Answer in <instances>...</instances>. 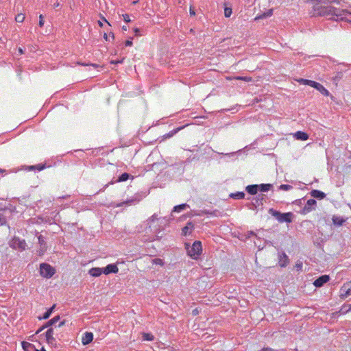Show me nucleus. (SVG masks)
<instances>
[{
	"instance_id": "18",
	"label": "nucleus",
	"mask_w": 351,
	"mask_h": 351,
	"mask_svg": "<svg viewBox=\"0 0 351 351\" xmlns=\"http://www.w3.org/2000/svg\"><path fill=\"white\" fill-rule=\"evenodd\" d=\"M293 136L297 140L300 141H306L308 138V134L302 131L296 132Z\"/></svg>"
},
{
	"instance_id": "23",
	"label": "nucleus",
	"mask_w": 351,
	"mask_h": 351,
	"mask_svg": "<svg viewBox=\"0 0 351 351\" xmlns=\"http://www.w3.org/2000/svg\"><path fill=\"white\" fill-rule=\"evenodd\" d=\"M158 219V216L156 214H154L151 217H149L148 219H147V226L146 227V231L147 232H148V230H150L149 232H152V229H151V223L152 222H154L156 220Z\"/></svg>"
},
{
	"instance_id": "49",
	"label": "nucleus",
	"mask_w": 351,
	"mask_h": 351,
	"mask_svg": "<svg viewBox=\"0 0 351 351\" xmlns=\"http://www.w3.org/2000/svg\"><path fill=\"white\" fill-rule=\"evenodd\" d=\"M219 215V211L218 210H215L213 211H210V215L217 217Z\"/></svg>"
},
{
	"instance_id": "47",
	"label": "nucleus",
	"mask_w": 351,
	"mask_h": 351,
	"mask_svg": "<svg viewBox=\"0 0 351 351\" xmlns=\"http://www.w3.org/2000/svg\"><path fill=\"white\" fill-rule=\"evenodd\" d=\"M123 20L125 23L130 22V16L128 14H123Z\"/></svg>"
},
{
	"instance_id": "54",
	"label": "nucleus",
	"mask_w": 351,
	"mask_h": 351,
	"mask_svg": "<svg viewBox=\"0 0 351 351\" xmlns=\"http://www.w3.org/2000/svg\"><path fill=\"white\" fill-rule=\"evenodd\" d=\"M134 32L135 33V36H139L140 35V34H139L140 29L138 28H135L134 29Z\"/></svg>"
},
{
	"instance_id": "62",
	"label": "nucleus",
	"mask_w": 351,
	"mask_h": 351,
	"mask_svg": "<svg viewBox=\"0 0 351 351\" xmlns=\"http://www.w3.org/2000/svg\"><path fill=\"white\" fill-rule=\"evenodd\" d=\"M122 29H123V31H127V30H128V27H127V26L123 25V26L122 27Z\"/></svg>"
},
{
	"instance_id": "15",
	"label": "nucleus",
	"mask_w": 351,
	"mask_h": 351,
	"mask_svg": "<svg viewBox=\"0 0 351 351\" xmlns=\"http://www.w3.org/2000/svg\"><path fill=\"white\" fill-rule=\"evenodd\" d=\"M194 229V224L191 221H189L186 223V226H184L182 230V234L184 236H186L188 234H190L191 231Z\"/></svg>"
},
{
	"instance_id": "8",
	"label": "nucleus",
	"mask_w": 351,
	"mask_h": 351,
	"mask_svg": "<svg viewBox=\"0 0 351 351\" xmlns=\"http://www.w3.org/2000/svg\"><path fill=\"white\" fill-rule=\"evenodd\" d=\"M330 280V277L328 275H322L319 276L318 278H317L314 282L313 285L316 287H322L325 283L328 282Z\"/></svg>"
},
{
	"instance_id": "28",
	"label": "nucleus",
	"mask_w": 351,
	"mask_h": 351,
	"mask_svg": "<svg viewBox=\"0 0 351 351\" xmlns=\"http://www.w3.org/2000/svg\"><path fill=\"white\" fill-rule=\"evenodd\" d=\"M130 176H131V175L130 173H123L118 178V179L116 180V182H125V181L128 180L130 178Z\"/></svg>"
},
{
	"instance_id": "56",
	"label": "nucleus",
	"mask_w": 351,
	"mask_h": 351,
	"mask_svg": "<svg viewBox=\"0 0 351 351\" xmlns=\"http://www.w3.org/2000/svg\"><path fill=\"white\" fill-rule=\"evenodd\" d=\"M0 173L6 174L8 173V171L6 169L0 168Z\"/></svg>"
},
{
	"instance_id": "55",
	"label": "nucleus",
	"mask_w": 351,
	"mask_h": 351,
	"mask_svg": "<svg viewBox=\"0 0 351 351\" xmlns=\"http://www.w3.org/2000/svg\"><path fill=\"white\" fill-rule=\"evenodd\" d=\"M83 65H90V66H92L94 68H97L98 67V65L96 64H83Z\"/></svg>"
},
{
	"instance_id": "37",
	"label": "nucleus",
	"mask_w": 351,
	"mask_h": 351,
	"mask_svg": "<svg viewBox=\"0 0 351 351\" xmlns=\"http://www.w3.org/2000/svg\"><path fill=\"white\" fill-rule=\"evenodd\" d=\"M298 82H300V83H302L304 84H306V85L311 86H312L313 83L315 82V81H312V80H310L302 79V78L299 80Z\"/></svg>"
},
{
	"instance_id": "64",
	"label": "nucleus",
	"mask_w": 351,
	"mask_h": 351,
	"mask_svg": "<svg viewBox=\"0 0 351 351\" xmlns=\"http://www.w3.org/2000/svg\"><path fill=\"white\" fill-rule=\"evenodd\" d=\"M296 267L298 268H299L300 269H301L302 267V264H296Z\"/></svg>"
},
{
	"instance_id": "5",
	"label": "nucleus",
	"mask_w": 351,
	"mask_h": 351,
	"mask_svg": "<svg viewBox=\"0 0 351 351\" xmlns=\"http://www.w3.org/2000/svg\"><path fill=\"white\" fill-rule=\"evenodd\" d=\"M40 274L44 278H50L55 274V269L47 263H41L40 265Z\"/></svg>"
},
{
	"instance_id": "34",
	"label": "nucleus",
	"mask_w": 351,
	"mask_h": 351,
	"mask_svg": "<svg viewBox=\"0 0 351 351\" xmlns=\"http://www.w3.org/2000/svg\"><path fill=\"white\" fill-rule=\"evenodd\" d=\"M183 127L178 128L175 130H173L172 131L169 132L168 134H166L165 138H170L173 136L174 134H176L178 131H180L181 129H182Z\"/></svg>"
},
{
	"instance_id": "50",
	"label": "nucleus",
	"mask_w": 351,
	"mask_h": 351,
	"mask_svg": "<svg viewBox=\"0 0 351 351\" xmlns=\"http://www.w3.org/2000/svg\"><path fill=\"white\" fill-rule=\"evenodd\" d=\"M132 38H130L129 40H127L125 42V46H132Z\"/></svg>"
},
{
	"instance_id": "58",
	"label": "nucleus",
	"mask_w": 351,
	"mask_h": 351,
	"mask_svg": "<svg viewBox=\"0 0 351 351\" xmlns=\"http://www.w3.org/2000/svg\"><path fill=\"white\" fill-rule=\"evenodd\" d=\"M113 183H114V182H113V181H111L109 184H106V185L104 186V189L100 190V191H104V189H106V188L109 184H113Z\"/></svg>"
},
{
	"instance_id": "33",
	"label": "nucleus",
	"mask_w": 351,
	"mask_h": 351,
	"mask_svg": "<svg viewBox=\"0 0 351 351\" xmlns=\"http://www.w3.org/2000/svg\"><path fill=\"white\" fill-rule=\"evenodd\" d=\"M143 341H152L154 340V336L150 333L143 332L142 334Z\"/></svg>"
},
{
	"instance_id": "22",
	"label": "nucleus",
	"mask_w": 351,
	"mask_h": 351,
	"mask_svg": "<svg viewBox=\"0 0 351 351\" xmlns=\"http://www.w3.org/2000/svg\"><path fill=\"white\" fill-rule=\"evenodd\" d=\"M60 320V316H56L53 318L51 319L49 321H48L43 326V328H49L56 323H57Z\"/></svg>"
},
{
	"instance_id": "60",
	"label": "nucleus",
	"mask_w": 351,
	"mask_h": 351,
	"mask_svg": "<svg viewBox=\"0 0 351 351\" xmlns=\"http://www.w3.org/2000/svg\"><path fill=\"white\" fill-rule=\"evenodd\" d=\"M44 329H45V328H43V326H42L40 328H39V329L36 331V334H38V333H40V332L43 330H44Z\"/></svg>"
},
{
	"instance_id": "10",
	"label": "nucleus",
	"mask_w": 351,
	"mask_h": 351,
	"mask_svg": "<svg viewBox=\"0 0 351 351\" xmlns=\"http://www.w3.org/2000/svg\"><path fill=\"white\" fill-rule=\"evenodd\" d=\"M118 271L119 269L115 264H109L106 267L103 268V273L106 275L110 274H117Z\"/></svg>"
},
{
	"instance_id": "17",
	"label": "nucleus",
	"mask_w": 351,
	"mask_h": 351,
	"mask_svg": "<svg viewBox=\"0 0 351 351\" xmlns=\"http://www.w3.org/2000/svg\"><path fill=\"white\" fill-rule=\"evenodd\" d=\"M332 220L333 224L336 226H341L346 221V219L343 217L337 215H333Z\"/></svg>"
},
{
	"instance_id": "31",
	"label": "nucleus",
	"mask_w": 351,
	"mask_h": 351,
	"mask_svg": "<svg viewBox=\"0 0 351 351\" xmlns=\"http://www.w3.org/2000/svg\"><path fill=\"white\" fill-rule=\"evenodd\" d=\"M324 6L319 5L318 3H315L313 7V11L315 12L313 16H319V12H322V9Z\"/></svg>"
},
{
	"instance_id": "39",
	"label": "nucleus",
	"mask_w": 351,
	"mask_h": 351,
	"mask_svg": "<svg viewBox=\"0 0 351 351\" xmlns=\"http://www.w3.org/2000/svg\"><path fill=\"white\" fill-rule=\"evenodd\" d=\"M53 335V329L52 328H49L45 332L46 339L51 338Z\"/></svg>"
},
{
	"instance_id": "51",
	"label": "nucleus",
	"mask_w": 351,
	"mask_h": 351,
	"mask_svg": "<svg viewBox=\"0 0 351 351\" xmlns=\"http://www.w3.org/2000/svg\"><path fill=\"white\" fill-rule=\"evenodd\" d=\"M160 232V230H156L154 233H156V235H155V239H154V240H156V239H159L160 237H161L160 236L158 235V234Z\"/></svg>"
},
{
	"instance_id": "40",
	"label": "nucleus",
	"mask_w": 351,
	"mask_h": 351,
	"mask_svg": "<svg viewBox=\"0 0 351 351\" xmlns=\"http://www.w3.org/2000/svg\"><path fill=\"white\" fill-rule=\"evenodd\" d=\"M234 79L237 80H243V81H245V82L252 81V77H250L236 76V77H234Z\"/></svg>"
},
{
	"instance_id": "16",
	"label": "nucleus",
	"mask_w": 351,
	"mask_h": 351,
	"mask_svg": "<svg viewBox=\"0 0 351 351\" xmlns=\"http://www.w3.org/2000/svg\"><path fill=\"white\" fill-rule=\"evenodd\" d=\"M310 194L312 197L318 199H322L326 197V194L324 192L316 189L312 190Z\"/></svg>"
},
{
	"instance_id": "45",
	"label": "nucleus",
	"mask_w": 351,
	"mask_h": 351,
	"mask_svg": "<svg viewBox=\"0 0 351 351\" xmlns=\"http://www.w3.org/2000/svg\"><path fill=\"white\" fill-rule=\"evenodd\" d=\"M202 214L210 215V211L208 210H204L201 211V213H194L193 215H201Z\"/></svg>"
},
{
	"instance_id": "25",
	"label": "nucleus",
	"mask_w": 351,
	"mask_h": 351,
	"mask_svg": "<svg viewBox=\"0 0 351 351\" xmlns=\"http://www.w3.org/2000/svg\"><path fill=\"white\" fill-rule=\"evenodd\" d=\"M245 194L244 192H236L234 193H231L230 195V197L236 199H241L245 197Z\"/></svg>"
},
{
	"instance_id": "29",
	"label": "nucleus",
	"mask_w": 351,
	"mask_h": 351,
	"mask_svg": "<svg viewBox=\"0 0 351 351\" xmlns=\"http://www.w3.org/2000/svg\"><path fill=\"white\" fill-rule=\"evenodd\" d=\"M45 167H46L45 164H38V165H36L29 166L28 167V169L29 170H36V169L38 171H42L44 169H45Z\"/></svg>"
},
{
	"instance_id": "59",
	"label": "nucleus",
	"mask_w": 351,
	"mask_h": 351,
	"mask_svg": "<svg viewBox=\"0 0 351 351\" xmlns=\"http://www.w3.org/2000/svg\"><path fill=\"white\" fill-rule=\"evenodd\" d=\"M18 51H19V53L20 54H23V53H24V51H23V49H22V48H21V47H19V48Z\"/></svg>"
},
{
	"instance_id": "19",
	"label": "nucleus",
	"mask_w": 351,
	"mask_h": 351,
	"mask_svg": "<svg viewBox=\"0 0 351 351\" xmlns=\"http://www.w3.org/2000/svg\"><path fill=\"white\" fill-rule=\"evenodd\" d=\"M245 190L250 195H256L258 191V184L248 185L246 186Z\"/></svg>"
},
{
	"instance_id": "2",
	"label": "nucleus",
	"mask_w": 351,
	"mask_h": 351,
	"mask_svg": "<svg viewBox=\"0 0 351 351\" xmlns=\"http://www.w3.org/2000/svg\"><path fill=\"white\" fill-rule=\"evenodd\" d=\"M268 213L275 217V219L279 223H291L293 221L295 215L291 212L288 213H280L278 210H274V208H269Z\"/></svg>"
},
{
	"instance_id": "6",
	"label": "nucleus",
	"mask_w": 351,
	"mask_h": 351,
	"mask_svg": "<svg viewBox=\"0 0 351 351\" xmlns=\"http://www.w3.org/2000/svg\"><path fill=\"white\" fill-rule=\"evenodd\" d=\"M10 246L14 250L23 251L25 250L27 244L24 239H21L19 237H14L10 241Z\"/></svg>"
},
{
	"instance_id": "21",
	"label": "nucleus",
	"mask_w": 351,
	"mask_h": 351,
	"mask_svg": "<svg viewBox=\"0 0 351 351\" xmlns=\"http://www.w3.org/2000/svg\"><path fill=\"white\" fill-rule=\"evenodd\" d=\"M258 191L261 192H267L271 190L273 188V184H258Z\"/></svg>"
},
{
	"instance_id": "63",
	"label": "nucleus",
	"mask_w": 351,
	"mask_h": 351,
	"mask_svg": "<svg viewBox=\"0 0 351 351\" xmlns=\"http://www.w3.org/2000/svg\"><path fill=\"white\" fill-rule=\"evenodd\" d=\"M109 36H110L112 39L114 38V34L112 32L110 33Z\"/></svg>"
},
{
	"instance_id": "32",
	"label": "nucleus",
	"mask_w": 351,
	"mask_h": 351,
	"mask_svg": "<svg viewBox=\"0 0 351 351\" xmlns=\"http://www.w3.org/2000/svg\"><path fill=\"white\" fill-rule=\"evenodd\" d=\"M350 311H351V304H343L340 310L342 314L348 313Z\"/></svg>"
},
{
	"instance_id": "30",
	"label": "nucleus",
	"mask_w": 351,
	"mask_h": 351,
	"mask_svg": "<svg viewBox=\"0 0 351 351\" xmlns=\"http://www.w3.org/2000/svg\"><path fill=\"white\" fill-rule=\"evenodd\" d=\"M343 289L345 290L346 296H348L351 294V281L344 285Z\"/></svg>"
},
{
	"instance_id": "12",
	"label": "nucleus",
	"mask_w": 351,
	"mask_h": 351,
	"mask_svg": "<svg viewBox=\"0 0 351 351\" xmlns=\"http://www.w3.org/2000/svg\"><path fill=\"white\" fill-rule=\"evenodd\" d=\"M279 265L282 267H286L289 263V258L285 252H282L278 256Z\"/></svg>"
},
{
	"instance_id": "1",
	"label": "nucleus",
	"mask_w": 351,
	"mask_h": 351,
	"mask_svg": "<svg viewBox=\"0 0 351 351\" xmlns=\"http://www.w3.org/2000/svg\"><path fill=\"white\" fill-rule=\"evenodd\" d=\"M347 14L349 12L346 10H339L332 6H324L322 12H319V16H326L330 19L343 20Z\"/></svg>"
},
{
	"instance_id": "13",
	"label": "nucleus",
	"mask_w": 351,
	"mask_h": 351,
	"mask_svg": "<svg viewBox=\"0 0 351 351\" xmlns=\"http://www.w3.org/2000/svg\"><path fill=\"white\" fill-rule=\"evenodd\" d=\"M143 199V195L141 194H136L134 197L131 199H128L125 202L121 203L123 204L131 205L132 204H135L136 202H139Z\"/></svg>"
},
{
	"instance_id": "7",
	"label": "nucleus",
	"mask_w": 351,
	"mask_h": 351,
	"mask_svg": "<svg viewBox=\"0 0 351 351\" xmlns=\"http://www.w3.org/2000/svg\"><path fill=\"white\" fill-rule=\"evenodd\" d=\"M317 205V202L314 199H310L306 202V205L302 208L301 213L303 215H306L309 212L315 210V206Z\"/></svg>"
},
{
	"instance_id": "26",
	"label": "nucleus",
	"mask_w": 351,
	"mask_h": 351,
	"mask_svg": "<svg viewBox=\"0 0 351 351\" xmlns=\"http://www.w3.org/2000/svg\"><path fill=\"white\" fill-rule=\"evenodd\" d=\"M273 14V9L269 10L267 12H264L255 18V20L262 19L271 16Z\"/></svg>"
},
{
	"instance_id": "24",
	"label": "nucleus",
	"mask_w": 351,
	"mask_h": 351,
	"mask_svg": "<svg viewBox=\"0 0 351 351\" xmlns=\"http://www.w3.org/2000/svg\"><path fill=\"white\" fill-rule=\"evenodd\" d=\"M56 307V304H53L51 307H50L43 315L42 317H39V319H48L51 313H53L54 308Z\"/></svg>"
},
{
	"instance_id": "14",
	"label": "nucleus",
	"mask_w": 351,
	"mask_h": 351,
	"mask_svg": "<svg viewBox=\"0 0 351 351\" xmlns=\"http://www.w3.org/2000/svg\"><path fill=\"white\" fill-rule=\"evenodd\" d=\"M93 339V334L90 332H86L82 339L83 345H87L90 343Z\"/></svg>"
},
{
	"instance_id": "9",
	"label": "nucleus",
	"mask_w": 351,
	"mask_h": 351,
	"mask_svg": "<svg viewBox=\"0 0 351 351\" xmlns=\"http://www.w3.org/2000/svg\"><path fill=\"white\" fill-rule=\"evenodd\" d=\"M265 199V195L258 194L256 197H254L251 205L252 207V209H255L256 207L261 204H263V201Z\"/></svg>"
},
{
	"instance_id": "61",
	"label": "nucleus",
	"mask_w": 351,
	"mask_h": 351,
	"mask_svg": "<svg viewBox=\"0 0 351 351\" xmlns=\"http://www.w3.org/2000/svg\"><path fill=\"white\" fill-rule=\"evenodd\" d=\"M104 39H105L106 40H109V39H108V35H107L106 34H104Z\"/></svg>"
},
{
	"instance_id": "3",
	"label": "nucleus",
	"mask_w": 351,
	"mask_h": 351,
	"mask_svg": "<svg viewBox=\"0 0 351 351\" xmlns=\"http://www.w3.org/2000/svg\"><path fill=\"white\" fill-rule=\"evenodd\" d=\"M185 248L187 252V254L191 258L196 259L202 253V243L199 241H195L192 246L189 243H185Z\"/></svg>"
},
{
	"instance_id": "35",
	"label": "nucleus",
	"mask_w": 351,
	"mask_h": 351,
	"mask_svg": "<svg viewBox=\"0 0 351 351\" xmlns=\"http://www.w3.org/2000/svg\"><path fill=\"white\" fill-rule=\"evenodd\" d=\"M38 243L40 245V246L43 247V250H46V246H45L46 243H45V241L44 238L43 237V236L40 235L38 237Z\"/></svg>"
},
{
	"instance_id": "43",
	"label": "nucleus",
	"mask_w": 351,
	"mask_h": 351,
	"mask_svg": "<svg viewBox=\"0 0 351 351\" xmlns=\"http://www.w3.org/2000/svg\"><path fill=\"white\" fill-rule=\"evenodd\" d=\"M232 14V9L230 8H226L224 10V15L226 17H230Z\"/></svg>"
},
{
	"instance_id": "44",
	"label": "nucleus",
	"mask_w": 351,
	"mask_h": 351,
	"mask_svg": "<svg viewBox=\"0 0 351 351\" xmlns=\"http://www.w3.org/2000/svg\"><path fill=\"white\" fill-rule=\"evenodd\" d=\"M153 262H154V263H155L156 265H164L163 260H162L160 258H155L153 260Z\"/></svg>"
},
{
	"instance_id": "42",
	"label": "nucleus",
	"mask_w": 351,
	"mask_h": 351,
	"mask_svg": "<svg viewBox=\"0 0 351 351\" xmlns=\"http://www.w3.org/2000/svg\"><path fill=\"white\" fill-rule=\"evenodd\" d=\"M22 347L25 350H27L29 347L34 348V346L30 343L23 341L22 342Z\"/></svg>"
},
{
	"instance_id": "48",
	"label": "nucleus",
	"mask_w": 351,
	"mask_h": 351,
	"mask_svg": "<svg viewBox=\"0 0 351 351\" xmlns=\"http://www.w3.org/2000/svg\"><path fill=\"white\" fill-rule=\"evenodd\" d=\"M43 25H44L43 16L42 14H40L39 16V26L43 27Z\"/></svg>"
},
{
	"instance_id": "57",
	"label": "nucleus",
	"mask_w": 351,
	"mask_h": 351,
	"mask_svg": "<svg viewBox=\"0 0 351 351\" xmlns=\"http://www.w3.org/2000/svg\"><path fill=\"white\" fill-rule=\"evenodd\" d=\"M307 2H311V3H313L316 2V3H318V4L319 3V0H308Z\"/></svg>"
},
{
	"instance_id": "36",
	"label": "nucleus",
	"mask_w": 351,
	"mask_h": 351,
	"mask_svg": "<svg viewBox=\"0 0 351 351\" xmlns=\"http://www.w3.org/2000/svg\"><path fill=\"white\" fill-rule=\"evenodd\" d=\"M293 189V186L289 184H281L279 186L278 189L282 191H289Z\"/></svg>"
},
{
	"instance_id": "46",
	"label": "nucleus",
	"mask_w": 351,
	"mask_h": 351,
	"mask_svg": "<svg viewBox=\"0 0 351 351\" xmlns=\"http://www.w3.org/2000/svg\"><path fill=\"white\" fill-rule=\"evenodd\" d=\"M330 2L331 1L330 0H319V3L323 4H328V3ZM332 2L339 3V0H333Z\"/></svg>"
},
{
	"instance_id": "41",
	"label": "nucleus",
	"mask_w": 351,
	"mask_h": 351,
	"mask_svg": "<svg viewBox=\"0 0 351 351\" xmlns=\"http://www.w3.org/2000/svg\"><path fill=\"white\" fill-rule=\"evenodd\" d=\"M47 342L48 344L52 346H56V340L54 337L46 339Z\"/></svg>"
},
{
	"instance_id": "38",
	"label": "nucleus",
	"mask_w": 351,
	"mask_h": 351,
	"mask_svg": "<svg viewBox=\"0 0 351 351\" xmlns=\"http://www.w3.org/2000/svg\"><path fill=\"white\" fill-rule=\"evenodd\" d=\"M15 20L18 23H22L25 20V15L22 13L18 14L15 17Z\"/></svg>"
},
{
	"instance_id": "27",
	"label": "nucleus",
	"mask_w": 351,
	"mask_h": 351,
	"mask_svg": "<svg viewBox=\"0 0 351 351\" xmlns=\"http://www.w3.org/2000/svg\"><path fill=\"white\" fill-rule=\"evenodd\" d=\"M189 207V206L187 204H182L174 206L173 212L179 213Z\"/></svg>"
},
{
	"instance_id": "20",
	"label": "nucleus",
	"mask_w": 351,
	"mask_h": 351,
	"mask_svg": "<svg viewBox=\"0 0 351 351\" xmlns=\"http://www.w3.org/2000/svg\"><path fill=\"white\" fill-rule=\"evenodd\" d=\"M103 273V269L93 267L89 270V274L93 277H99Z\"/></svg>"
},
{
	"instance_id": "11",
	"label": "nucleus",
	"mask_w": 351,
	"mask_h": 351,
	"mask_svg": "<svg viewBox=\"0 0 351 351\" xmlns=\"http://www.w3.org/2000/svg\"><path fill=\"white\" fill-rule=\"evenodd\" d=\"M311 87L316 88L318 91H319L322 95H324L325 96L330 95L329 91L327 89H326L321 84H319L317 82H315L314 83H313V85Z\"/></svg>"
},
{
	"instance_id": "4",
	"label": "nucleus",
	"mask_w": 351,
	"mask_h": 351,
	"mask_svg": "<svg viewBox=\"0 0 351 351\" xmlns=\"http://www.w3.org/2000/svg\"><path fill=\"white\" fill-rule=\"evenodd\" d=\"M14 208L11 205L9 207H4L0 208V225H5L8 219L12 216Z\"/></svg>"
},
{
	"instance_id": "52",
	"label": "nucleus",
	"mask_w": 351,
	"mask_h": 351,
	"mask_svg": "<svg viewBox=\"0 0 351 351\" xmlns=\"http://www.w3.org/2000/svg\"><path fill=\"white\" fill-rule=\"evenodd\" d=\"M190 14L191 16L195 15V12L194 8H193L192 6L190 7Z\"/></svg>"
},
{
	"instance_id": "53",
	"label": "nucleus",
	"mask_w": 351,
	"mask_h": 351,
	"mask_svg": "<svg viewBox=\"0 0 351 351\" xmlns=\"http://www.w3.org/2000/svg\"><path fill=\"white\" fill-rule=\"evenodd\" d=\"M123 62V60H112L110 62L111 64H117L119 63Z\"/></svg>"
}]
</instances>
